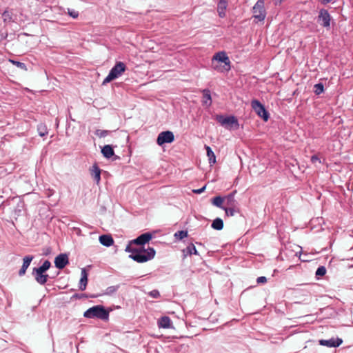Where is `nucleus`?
I'll list each match as a JSON object with an SVG mask.
<instances>
[{
    "instance_id": "nucleus-1",
    "label": "nucleus",
    "mask_w": 353,
    "mask_h": 353,
    "mask_svg": "<svg viewBox=\"0 0 353 353\" xmlns=\"http://www.w3.org/2000/svg\"><path fill=\"white\" fill-rule=\"evenodd\" d=\"M125 252L130 253L129 257L138 263H145L152 259L156 254L153 248L147 249L134 248L129 243L125 248Z\"/></svg>"
},
{
    "instance_id": "nucleus-2",
    "label": "nucleus",
    "mask_w": 353,
    "mask_h": 353,
    "mask_svg": "<svg viewBox=\"0 0 353 353\" xmlns=\"http://www.w3.org/2000/svg\"><path fill=\"white\" fill-rule=\"evenodd\" d=\"M212 68L219 72H228L230 70V61L224 51L216 53L212 58Z\"/></svg>"
},
{
    "instance_id": "nucleus-3",
    "label": "nucleus",
    "mask_w": 353,
    "mask_h": 353,
    "mask_svg": "<svg viewBox=\"0 0 353 353\" xmlns=\"http://www.w3.org/2000/svg\"><path fill=\"white\" fill-rule=\"evenodd\" d=\"M110 311L103 305H97L88 308L83 313V316L87 319H99L107 321L109 319Z\"/></svg>"
},
{
    "instance_id": "nucleus-4",
    "label": "nucleus",
    "mask_w": 353,
    "mask_h": 353,
    "mask_svg": "<svg viewBox=\"0 0 353 353\" xmlns=\"http://www.w3.org/2000/svg\"><path fill=\"white\" fill-rule=\"evenodd\" d=\"M126 70V66L124 63L121 61L117 62L116 64L110 70L108 76L104 79L103 85H105L114 79H116L121 75Z\"/></svg>"
},
{
    "instance_id": "nucleus-5",
    "label": "nucleus",
    "mask_w": 353,
    "mask_h": 353,
    "mask_svg": "<svg viewBox=\"0 0 353 353\" xmlns=\"http://www.w3.org/2000/svg\"><path fill=\"white\" fill-rule=\"evenodd\" d=\"M265 2L263 0H258L252 8L253 17L257 21H262L265 19Z\"/></svg>"
},
{
    "instance_id": "nucleus-6",
    "label": "nucleus",
    "mask_w": 353,
    "mask_h": 353,
    "mask_svg": "<svg viewBox=\"0 0 353 353\" xmlns=\"http://www.w3.org/2000/svg\"><path fill=\"white\" fill-rule=\"evenodd\" d=\"M32 275L37 283L41 285H44L49 278V275L46 274V272L42 270L38 267L33 268L32 271Z\"/></svg>"
},
{
    "instance_id": "nucleus-7",
    "label": "nucleus",
    "mask_w": 353,
    "mask_h": 353,
    "mask_svg": "<svg viewBox=\"0 0 353 353\" xmlns=\"http://www.w3.org/2000/svg\"><path fill=\"white\" fill-rule=\"evenodd\" d=\"M331 19L332 17L326 9L321 8L319 10L317 21L321 26L326 29H329L330 28Z\"/></svg>"
},
{
    "instance_id": "nucleus-8",
    "label": "nucleus",
    "mask_w": 353,
    "mask_h": 353,
    "mask_svg": "<svg viewBox=\"0 0 353 353\" xmlns=\"http://www.w3.org/2000/svg\"><path fill=\"white\" fill-rule=\"evenodd\" d=\"M174 141V136L171 131H163L159 134L157 139V143L161 146L165 143H171Z\"/></svg>"
},
{
    "instance_id": "nucleus-9",
    "label": "nucleus",
    "mask_w": 353,
    "mask_h": 353,
    "mask_svg": "<svg viewBox=\"0 0 353 353\" xmlns=\"http://www.w3.org/2000/svg\"><path fill=\"white\" fill-rule=\"evenodd\" d=\"M216 121L223 126L228 125H238V120L234 116L224 117L223 115H217L216 117Z\"/></svg>"
},
{
    "instance_id": "nucleus-10",
    "label": "nucleus",
    "mask_w": 353,
    "mask_h": 353,
    "mask_svg": "<svg viewBox=\"0 0 353 353\" xmlns=\"http://www.w3.org/2000/svg\"><path fill=\"white\" fill-rule=\"evenodd\" d=\"M69 263L68 256L65 253H61L54 259L55 267L59 270L63 269Z\"/></svg>"
},
{
    "instance_id": "nucleus-11",
    "label": "nucleus",
    "mask_w": 353,
    "mask_h": 353,
    "mask_svg": "<svg viewBox=\"0 0 353 353\" xmlns=\"http://www.w3.org/2000/svg\"><path fill=\"white\" fill-rule=\"evenodd\" d=\"M343 343L341 338H331L330 339H321L319 341V344L329 347H337Z\"/></svg>"
},
{
    "instance_id": "nucleus-12",
    "label": "nucleus",
    "mask_w": 353,
    "mask_h": 353,
    "mask_svg": "<svg viewBox=\"0 0 353 353\" xmlns=\"http://www.w3.org/2000/svg\"><path fill=\"white\" fill-rule=\"evenodd\" d=\"M251 106L256 113L265 120V105L257 99H253L251 101Z\"/></svg>"
},
{
    "instance_id": "nucleus-13",
    "label": "nucleus",
    "mask_w": 353,
    "mask_h": 353,
    "mask_svg": "<svg viewBox=\"0 0 353 353\" xmlns=\"http://www.w3.org/2000/svg\"><path fill=\"white\" fill-rule=\"evenodd\" d=\"M152 238V235L150 232H145L139 235L134 240H132L130 243H134L139 245H143L145 243H148Z\"/></svg>"
},
{
    "instance_id": "nucleus-14",
    "label": "nucleus",
    "mask_w": 353,
    "mask_h": 353,
    "mask_svg": "<svg viewBox=\"0 0 353 353\" xmlns=\"http://www.w3.org/2000/svg\"><path fill=\"white\" fill-rule=\"evenodd\" d=\"M236 190H234L225 196V204L226 208H238V202L234 199Z\"/></svg>"
},
{
    "instance_id": "nucleus-15",
    "label": "nucleus",
    "mask_w": 353,
    "mask_h": 353,
    "mask_svg": "<svg viewBox=\"0 0 353 353\" xmlns=\"http://www.w3.org/2000/svg\"><path fill=\"white\" fill-rule=\"evenodd\" d=\"M33 259L34 256L32 255H27L24 256V258L23 259V265L19 271V275L20 276H22L26 274V270L30 266Z\"/></svg>"
},
{
    "instance_id": "nucleus-16",
    "label": "nucleus",
    "mask_w": 353,
    "mask_h": 353,
    "mask_svg": "<svg viewBox=\"0 0 353 353\" xmlns=\"http://www.w3.org/2000/svg\"><path fill=\"white\" fill-rule=\"evenodd\" d=\"M88 274L85 268L81 270V279L79 283V288L80 290L83 291L86 289L88 281Z\"/></svg>"
},
{
    "instance_id": "nucleus-17",
    "label": "nucleus",
    "mask_w": 353,
    "mask_h": 353,
    "mask_svg": "<svg viewBox=\"0 0 353 353\" xmlns=\"http://www.w3.org/2000/svg\"><path fill=\"white\" fill-rule=\"evenodd\" d=\"M90 174L94 181L97 184H99L101 181V170L97 164L94 163L90 168Z\"/></svg>"
},
{
    "instance_id": "nucleus-18",
    "label": "nucleus",
    "mask_w": 353,
    "mask_h": 353,
    "mask_svg": "<svg viewBox=\"0 0 353 353\" xmlns=\"http://www.w3.org/2000/svg\"><path fill=\"white\" fill-rule=\"evenodd\" d=\"M157 323L160 328L168 329L172 327V321L168 316H163L159 318Z\"/></svg>"
},
{
    "instance_id": "nucleus-19",
    "label": "nucleus",
    "mask_w": 353,
    "mask_h": 353,
    "mask_svg": "<svg viewBox=\"0 0 353 353\" xmlns=\"http://www.w3.org/2000/svg\"><path fill=\"white\" fill-rule=\"evenodd\" d=\"M228 6V2L225 0H219L217 5V12L219 13V16L221 18H223L225 17V10Z\"/></svg>"
},
{
    "instance_id": "nucleus-20",
    "label": "nucleus",
    "mask_w": 353,
    "mask_h": 353,
    "mask_svg": "<svg viewBox=\"0 0 353 353\" xmlns=\"http://www.w3.org/2000/svg\"><path fill=\"white\" fill-rule=\"evenodd\" d=\"M101 153L106 159H110L114 155V151L112 145H105L101 148Z\"/></svg>"
},
{
    "instance_id": "nucleus-21",
    "label": "nucleus",
    "mask_w": 353,
    "mask_h": 353,
    "mask_svg": "<svg viewBox=\"0 0 353 353\" xmlns=\"http://www.w3.org/2000/svg\"><path fill=\"white\" fill-rule=\"evenodd\" d=\"M99 242L104 246L110 247L113 244L114 240L109 234H102L99 236Z\"/></svg>"
},
{
    "instance_id": "nucleus-22",
    "label": "nucleus",
    "mask_w": 353,
    "mask_h": 353,
    "mask_svg": "<svg viewBox=\"0 0 353 353\" xmlns=\"http://www.w3.org/2000/svg\"><path fill=\"white\" fill-rule=\"evenodd\" d=\"M202 92L203 99V103L207 106H210L212 105V97L210 90L204 89Z\"/></svg>"
},
{
    "instance_id": "nucleus-23",
    "label": "nucleus",
    "mask_w": 353,
    "mask_h": 353,
    "mask_svg": "<svg viewBox=\"0 0 353 353\" xmlns=\"http://www.w3.org/2000/svg\"><path fill=\"white\" fill-rule=\"evenodd\" d=\"M225 201V196L224 197H222L221 196H216L215 197H214L212 199V203L215 205L216 207L217 208H219L221 209H223L224 208V205H223V203H224Z\"/></svg>"
},
{
    "instance_id": "nucleus-24",
    "label": "nucleus",
    "mask_w": 353,
    "mask_h": 353,
    "mask_svg": "<svg viewBox=\"0 0 353 353\" xmlns=\"http://www.w3.org/2000/svg\"><path fill=\"white\" fill-rule=\"evenodd\" d=\"M205 149L206 150L207 156L208 157L210 164H214L216 163V156L211 149V148L207 145H205Z\"/></svg>"
},
{
    "instance_id": "nucleus-25",
    "label": "nucleus",
    "mask_w": 353,
    "mask_h": 353,
    "mask_svg": "<svg viewBox=\"0 0 353 353\" xmlns=\"http://www.w3.org/2000/svg\"><path fill=\"white\" fill-rule=\"evenodd\" d=\"M211 227L216 230H221L223 228V221L221 218H216L213 220Z\"/></svg>"
},
{
    "instance_id": "nucleus-26",
    "label": "nucleus",
    "mask_w": 353,
    "mask_h": 353,
    "mask_svg": "<svg viewBox=\"0 0 353 353\" xmlns=\"http://www.w3.org/2000/svg\"><path fill=\"white\" fill-rule=\"evenodd\" d=\"M2 18L4 23H10L14 21L13 19V14L12 12L9 11L8 10H6L2 13Z\"/></svg>"
},
{
    "instance_id": "nucleus-27",
    "label": "nucleus",
    "mask_w": 353,
    "mask_h": 353,
    "mask_svg": "<svg viewBox=\"0 0 353 353\" xmlns=\"http://www.w3.org/2000/svg\"><path fill=\"white\" fill-rule=\"evenodd\" d=\"M225 212V215L227 216H234L236 213H239V208H226L225 206L224 207V208L223 209Z\"/></svg>"
},
{
    "instance_id": "nucleus-28",
    "label": "nucleus",
    "mask_w": 353,
    "mask_h": 353,
    "mask_svg": "<svg viewBox=\"0 0 353 353\" xmlns=\"http://www.w3.org/2000/svg\"><path fill=\"white\" fill-rule=\"evenodd\" d=\"M183 252L184 254L186 253V254L188 255L199 254L196 247L192 243L190 244L185 249L183 250Z\"/></svg>"
},
{
    "instance_id": "nucleus-29",
    "label": "nucleus",
    "mask_w": 353,
    "mask_h": 353,
    "mask_svg": "<svg viewBox=\"0 0 353 353\" xmlns=\"http://www.w3.org/2000/svg\"><path fill=\"white\" fill-rule=\"evenodd\" d=\"M120 288V285L109 286L105 289V295L111 296L114 294Z\"/></svg>"
},
{
    "instance_id": "nucleus-30",
    "label": "nucleus",
    "mask_w": 353,
    "mask_h": 353,
    "mask_svg": "<svg viewBox=\"0 0 353 353\" xmlns=\"http://www.w3.org/2000/svg\"><path fill=\"white\" fill-rule=\"evenodd\" d=\"M37 131L40 137H44L48 133L47 127L43 123H40L38 125Z\"/></svg>"
},
{
    "instance_id": "nucleus-31",
    "label": "nucleus",
    "mask_w": 353,
    "mask_h": 353,
    "mask_svg": "<svg viewBox=\"0 0 353 353\" xmlns=\"http://www.w3.org/2000/svg\"><path fill=\"white\" fill-rule=\"evenodd\" d=\"M314 88V92L316 95H319L324 92V85L322 83L315 84Z\"/></svg>"
},
{
    "instance_id": "nucleus-32",
    "label": "nucleus",
    "mask_w": 353,
    "mask_h": 353,
    "mask_svg": "<svg viewBox=\"0 0 353 353\" xmlns=\"http://www.w3.org/2000/svg\"><path fill=\"white\" fill-rule=\"evenodd\" d=\"M188 236V232L185 230H180L174 234L176 239L181 240Z\"/></svg>"
},
{
    "instance_id": "nucleus-33",
    "label": "nucleus",
    "mask_w": 353,
    "mask_h": 353,
    "mask_svg": "<svg viewBox=\"0 0 353 353\" xmlns=\"http://www.w3.org/2000/svg\"><path fill=\"white\" fill-rule=\"evenodd\" d=\"M110 133V131L105 130H97L95 132V134L98 136L99 137H105L108 136Z\"/></svg>"
},
{
    "instance_id": "nucleus-34",
    "label": "nucleus",
    "mask_w": 353,
    "mask_h": 353,
    "mask_svg": "<svg viewBox=\"0 0 353 353\" xmlns=\"http://www.w3.org/2000/svg\"><path fill=\"white\" fill-rule=\"evenodd\" d=\"M51 267V263L48 260H46L43 264L38 267L39 268L41 269L42 270H44L45 272H47L50 268Z\"/></svg>"
},
{
    "instance_id": "nucleus-35",
    "label": "nucleus",
    "mask_w": 353,
    "mask_h": 353,
    "mask_svg": "<svg viewBox=\"0 0 353 353\" xmlns=\"http://www.w3.org/2000/svg\"><path fill=\"white\" fill-rule=\"evenodd\" d=\"M326 274V268L324 266H319L316 271V276H323Z\"/></svg>"
},
{
    "instance_id": "nucleus-36",
    "label": "nucleus",
    "mask_w": 353,
    "mask_h": 353,
    "mask_svg": "<svg viewBox=\"0 0 353 353\" xmlns=\"http://www.w3.org/2000/svg\"><path fill=\"white\" fill-rule=\"evenodd\" d=\"M14 65H15L16 66H17L18 68H21V69H26V65L24 63H22V62H20V61H14V60H10Z\"/></svg>"
},
{
    "instance_id": "nucleus-37",
    "label": "nucleus",
    "mask_w": 353,
    "mask_h": 353,
    "mask_svg": "<svg viewBox=\"0 0 353 353\" xmlns=\"http://www.w3.org/2000/svg\"><path fill=\"white\" fill-rule=\"evenodd\" d=\"M88 296L86 294H83V293H81V294H79V293H76L74 294H73L71 297V299H83V298H88Z\"/></svg>"
},
{
    "instance_id": "nucleus-38",
    "label": "nucleus",
    "mask_w": 353,
    "mask_h": 353,
    "mask_svg": "<svg viewBox=\"0 0 353 353\" xmlns=\"http://www.w3.org/2000/svg\"><path fill=\"white\" fill-rule=\"evenodd\" d=\"M149 295L154 299L160 297V293L157 290H154L150 292Z\"/></svg>"
},
{
    "instance_id": "nucleus-39",
    "label": "nucleus",
    "mask_w": 353,
    "mask_h": 353,
    "mask_svg": "<svg viewBox=\"0 0 353 353\" xmlns=\"http://www.w3.org/2000/svg\"><path fill=\"white\" fill-rule=\"evenodd\" d=\"M68 14L73 19H77L79 16V12L74 10L68 9Z\"/></svg>"
},
{
    "instance_id": "nucleus-40",
    "label": "nucleus",
    "mask_w": 353,
    "mask_h": 353,
    "mask_svg": "<svg viewBox=\"0 0 353 353\" xmlns=\"http://www.w3.org/2000/svg\"><path fill=\"white\" fill-rule=\"evenodd\" d=\"M205 188L206 186L204 185L203 187L199 188V189H196V190H193L192 192L195 194H201L202 192H203L205 190Z\"/></svg>"
},
{
    "instance_id": "nucleus-41",
    "label": "nucleus",
    "mask_w": 353,
    "mask_h": 353,
    "mask_svg": "<svg viewBox=\"0 0 353 353\" xmlns=\"http://www.w3.org/2000/svg\"><path fill=\"white\" fill-rule=\"evenodd\" d=\"M311 161L313 163H316V161L321 162L319 158L316 155H313L311 157Z\"/></svg>"
},
{
    "instance_id": "nucleus-42",
    "label": "nucleus",
    "mask_w": 353,
    "mask_h": 353,
    "mask_svg": "<svg viewBox=\"0 0 353 353\" xmlns=\"http://www.w3.org/2000/svg\"><path fill=\"white\" fill-rule=\"evenodd\" d=\"M256 281L258 283H265V276L258 277Z\"/></svg>"
},
{
    "instance_id": "nucleus-43",
    "label": "nucleus",
    "mask_w": 353,
    "mask_h": 353,
    "mask_svg": "<svg viewBox=\"0 0 353 353\" xmlns=\"http://www.w3.org/2000/svg\"><path fill=\"white\" fill-rule=\"evenodd\" d=\"M321 4L326 5L333 1V0H319Z\"/></svg>"
},
{
    "instance_id": "nucleus-44",
    "label": "nucleus",
    "mask_w": 353,
    "mask_h": 353,
    "mask_svg": "<svg viewBox=\"0 0 353 353\" xmlns=\"http://www.w3.org/2000/svg\"><path fill=\"white\" fill-rule=\"evenodd\" d=\"M273 2H274V4L277 6H280L283 1V0H272Z\"/></svg>"
},
{
    "instance_id": "nucleus-45",
    "label": "nucleus",
    "mask_w": 353,
    "mask_h": 353,
    "mask_svg": "<svg viewBox=\"0 0 353 353\" xmlns=\"http://www.w3.org/2000/svg\"><path fill=\"white\" fill-rule=\"evenodd\" d=\"M269 117H270V114L268 111H266V121L268 120Z\"/></svg>"
}]
</instances>
